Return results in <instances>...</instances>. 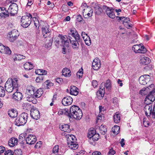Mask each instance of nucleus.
<instances>
[{
	"instance_id": "nucleus-1",
	"label": "nucleus",
	"mask_w": 155,
	"mask_h": 155,
	"mask_svg": "<svg viewBox=\"0 0 155 155\" xmlns=\"http://www.w3.org/2000/svg\"><path fill=\"white\" fill-rule=\"evenodd\" d=\"M68 117L77 120L81 119L83 116L81 110L77 106L74 105L68 110Z\"/></svg>"
},
{
	"instance_id": "nucleus-2",
	"label": "nucleus",
	"mask_w": 155,
	"mask_h": 155,
	"mask_svg": "<svg viewBox=\"0 0 155 155\" xmlns=\"http://www.w3.org/2000/svg\"><path fill=\"white\" fill-rule=\"evenodd\" d=\"M58 37L59 38L57 39L55 41L58 44L63 47L62 48V53L64 54H65L66 53L67 49L66 48H68L69 47L70 43L69 41L67 36L62 35L59 34L58 35Z\"/></svg>"
},
{
	"instance_id": "nucleus-3",
	"label": "nucleus",
	"mask_w": 155,
	"mask_h": 155,
	"mask_svg": "<svg viewBox=\"0 0 155 155\" xmlns=\"http://www.w3.org/2000/svg\"><path fill=\"white\" fill-rule=\"evenodd\" d=\"M28 114L25 113H23L18 117L15 120L16 125L19 126L25 124L27 121Z\"/></svg>"
},
{
	"instance_id": "nucleus-4",
	"label": "nucleus",
	"mask_w": 155,
	"mask_h": 155,
	"mask_svg": "<svg viewBox=\"0 0 155 155\" xmlns=\"http://www.w3.org/2000/svg\"><path fill=\"white\" fill-rule=\"evenodd\" d=\"M32 18V15L29 14L28 15L22 16L21 20V25L24 28H27L30 24Z\"/></svg>"
},
{
	"instance_id": "nucleus-5",
	"label": "nucleus",
	"mask_w": 155,
	"mask_h": 155,
	"mask_svg": "<svg viewBox=\"0 0 155 155\" xmlns=\"http://www.w3.org/2000/svg\"><path fill=\"white\" fill-rule=\"evenodd\" d=\"M19 34L18 31L13 29L9 32L8 34V40L10 42H13L15 41L19 36Z\"/></svg>"
},
{
	"instance_id": "nucleus-6",
	"label": "nucleus",
	"mask_w": 155,
	"mask_h": 155,
	"mask_svg": "<svg viewBox=\"0 0 155 155\" xmlns=\"http://www.w3.org/2000/svg\"><path fill=\"white\" fill-rule=\"evenodd\" d=\"M102 8L105 10L106 14L109 17L112 18H114L115 17L114 9L104 5L103 6Z\"/></svg>"
},
{
	"instance_id": "nucleus-7",
	"label": "nucleus",
	"mask_w": 155,
	"mask_h": 155,
	"mask_svg": "<svg viewBox=\"0 0 155 155\" xmlns=\"http://www.w3.org/2000/svg\"><path fill=\"white\" fill-rule=\"evenodd\" d=\"M68 39L70 40V39H75L78 38H80V36L78 34V32L75 28H72L70 30V32L68 33Z\"/></svg>"
},
{
	"instance_id": "nucleus-8",
	"label": "nucleus",
	"mask_w": 155,
	"mask_h": 155,
	"mask_svg": "<svg viewBox=\"0 0 155 155\" xmlns=\"http://www.w3.org/2000/svg\"><path fill=\"white\" fill-rule=\"evenodd\" d=\"M12 79L9 78L5 84V88L6 91L8 93L12 92L14 88L12 84Z\"/></svg>"
},
{
	"instance_id": "nucleus-9",
	"label": "nucleus",
	"mask_w": 155,
	"mask_h": 155,
	"mask_svg": "<svg viewBox=\"0 0 155 155\" xmlns=\"http://www.w3.org/2000/svg\"><path fill=\"white\" fill-rule=\"evenodd\" d=\"M69 42L70 41L72 45V46L73 49L75 50H78L79 49V46L78 43L80 41V38H76L75 39H71L69 40Z\"/></svg>"
},
{
	"instance_id": "nucleus-10",
	"label": "nucleus",
	"mask_w": 155,
	"mask_h": 155,
	"mask_svg": "<svg viewBox=\"0 0 155 155\" xmlns=\"http://www.w3.org/2000/svg\"><path fill=\"white\" fill-rule=\"evenodd\" d=\"M9 9H10V14L12 16H14L17 14L18 10V7L17 5L15 3H12L9 7Z\"/></svg>"
},
{
	"instance_id": "nucleus-11",
	"label": "nucleus",
	"mask_w": 155,
	"mask_h": 155,
	"mask_svg": "<svg viewBox=\"0 0 155 155\" xmlns=\"http://www.w3.org/2000/svg\"><path fill=\"white\" fill-rule=\"evenodd\" d=\"M37 140L36 137L34 135L30 134L26 139V141L27 144L30 145L33 144L36 142Z\"/></svg>"
},
{
	"instance_id": "nucleus-12",
	"label": "nucleus",
	"mask_w": 155,
	"mask_h": 155,
	"mask_svg": "<svg viewBox=\"0 0 155 155\" xmlns=\"http://www.w3.org/2000/svg\"><path fill=\"white\" fill-rule=\"evenodd\" d=\"M154 84H152L149 87H147V88H143L140 91V94L142 95L147 94L148 91H155L154 88Z\"/></svg>"
},
{
	"instance_id": "nucleus-13",
	"label": "nucleus",
	"mask_w": 155,
	"mask_h": 155,
	"mask_svg": "<svg viewBox=\"0 0 155 155\" xmlns=\"http://www.w3.org/2000/svg\"><path fill=\"white\" fill-rule=\"evenodd\" d=\"M73 101L72 98L69 96H66L63 98L62 100V103L64 106L71 105Z\"/></svg>"
},
{
	"instance_id": "nucleus-14",
	"label": "nucleus",
	"mask_w": 155,
	"mask_h": 155,
	"mask_svg": "<svg viewBox=\"0 0 155 155\" xmlns=\"http://www.w3.org/2000/svg\"><path fill=\"white\" fill-rule=\"evenodd\" d=\"M105 91L104 87L102 86L101 84L100 86V89L97 92V98L99 100H101L104 97Z\"/></svg>"
},
{
	"instance_id": "nucleus-15",
	"label": "nucleus",
	"mask_w": 155,
	"mask_h": 155,
	"mask_svg": "<svg viewBox=\"0 0 155 155\" xmlns=\"http://www.w3.org/2000/svg\"><path fill=\"white\" fill-rule=\"evenodd\" d=\"M30 115L35 120H38L40 117V113L37 109L31 110Z\"/></svg>"
},
{
	"instance_id": "nucleus-16",
	"label": "nucleus",
	"mask_w": 155,
	"mask_h": 155,
	"mask_svg": "<svg viewBox=\"0 0 155 155\" xmlns=\"http://www.w3.org/2000/svg\"><path fill=\"white\" fill-rule=\"evenodd\" d=\"M92 64L93 69L95 70H98L101 66L100 61L97 58L94 59Z\"/></svg>"
},
{
	"instance_id": "nucleus-17",
	"label": "nucleus",
	"mask_w": 155,
	"mask_h": 155,
	"mask_svg": "<svg viewBox=\"0 0 155 155\" xmlns=\"http://www.w3.org/2000/svg\"><path fill=\"white\" fill-rule=\"evenodd\" d=\"M150 79V76L148 75H144L143 76H141L139 78V81L140 84L142 85H145L147 84L146 82V78Z\"/></svg>"
},
{
	"instance_id": "nucleus-18",
	"label": "nucleus",
	"mask_w": 155,
	"mask_h": 155,
	"mask_svg": "<svg viewBox=\"0 0 155 155\" xmlns=\"http://www.w3.org/2000/svg\"><path fill=\"white\" fill-rule=\"evenodd\" d=\"M93 8L94 9V12L96 15H99L102 12V8L101 7L99 4H95Z\"/></svg>"
},
{
	"instance_id": "nucleus-19",
	"label": "nucleus",
	"mask_w": 155,
	"mask_h": 155,
	"mask_svg": "<svg viewBox=\"0 0 155 155\" xmlns=\"http://www.w3.org/2000/svg\"><path fill=\"white\" fill-rule=\"evenodd\" d=\"M152 105H146L144 107V110L145 112L146 115L149 117H150V115L149 114L152 111Z\"/></svg>"
},
{
	"instance_id": "nucleus-20",
	"label": "nucleus",
	"mask_w": 155,
	"mask_h": 155,
	"mask_svg": "<svg viewBox=\"0 0 155 155\" xmlns=\"http://www.w3.org/2000/svg\"><path fill=\"white\" fill-rule=\"evenodd\" d=\"M50 30L49 29L48 26H44L42 28V31L43 36L45 38H46L50 33Z\"/></svg>"
},
{
	"instance_id": "nucleus-21",
	"label": "nucleus",
	"mask_w": 155,
	"mask_h": 155,
	"mask_svg": "<svg viewBox=\"0 0 155 155\" xmlns=\"http://www.w3.org/2000/svg\"><path fill=\"white\" fill-rule=\"evenodd\" d=\"M78 88L75 86H73L70 87V93L71 95H77L78 93Z\"/></svg>"
},
{
	"instance_id": "nucleus-22",
	"label": "nucleus",
	"mask_w": 155,
	"mask_h": 155,
	"mask_svg": "<svg viewBox=\"0 0 155 155\" xmlns=\"http://www.w3.org/2000/svg\"><path fill=\"white\" fill-rule=\"evenodd\" d=\"M75 137L73 135H68L67 137V141L68 145L71 144L75 143Z\"/></svg>"
},
{
	"instance_id": "nucleus-23",
	"label": "nucleus",
	"mask_w": 155,
	"mask_h": 155,
	"mask_svg": "<svg viewBox=\"0 0 155 155\" xmlns=\"http://www.w3.org/2000/svg\"><path fill=\"white\" fill-rule=\"evenodd\" d=\"M13 98L15 100L20 101L22 98V95L19 92H16L13 94Z\"/></svg>"
},
{
	"instance_id": "nucleus-24",
	"label": "nucleus",
	"mask_w": 155,
	"mask_h": 155,
	"mask_svg": "<svg viewBox=\"0 0 155 155\" xmlns=\"http://www.w3.org/2000/svg\"><path fill=\"white\" fill-rule=\"evenodd\" d=\"M151 61V60L148 57H145L141 58L140 60V63L143 65H146L149 64Z\"/></svg>"
},
{
	"instance_id": "nucleus-25",
	"label": "nucleus",
	"mask_w": 155,
	"mask_h": 155,
	"mask_svg": "<svg viewBox=\"0 0 155 155\" xmlns=\"http://www.w3.org/2000/svg\"><path fill=\"white\" fill-rule=\"evenodd\" d=\"M60 129L61 130L64 132L69 133L71 131L70 128V126L68 124H64L60 126Z\"/></svg>"
},
{
	"instance_id": "nucleus-26",
	"label": "nucleus",
	"mask_w": 155,
	"mask_h": 155,
	"mask_svg": "<svg viewBox=\"0 0 155 155\" xmlns=\"http://www.w3.org/2000/svg\"><path fill=\"white\" fill-rule=\"evenodd\" d=\"M150 100L151 102L155 101V91H150L146 97Z\"/></svg>"
},
{
	"instance_id": "nucleus-27",
	"label": "nucleus",
	"mask_w": 155,
	"mask_h": 155,
	"mask_svg": "<svg viewBox=\"0 0 155 155\" xmlns=\"http://www.w3.org/2000/svg\"><path fill=\"white\" fill-rule=\"evenodd\" d=\"M8 115L11 118H14L17 116L18 112L16 110L12 109L9 110L8 111Z\"/></svg>"
},
{
	"instance_id": "nucleus-28",
	"label": "nucleus",
	"mask_w": 155,
	"mask_h": 155,
	"mask_svg": "<svg viewBox=\"0 0 155 155\" xmlns=\"http://www.w3.org/2000/svg\"><path fill=\"white\" fill-rule=\"evenodd\" d=\"M18 143V140L15 138H11L8 141V145L11 147H14L15 145L17 144Z\"/></svg>"
},
{
	"instance_id": "nucleus-29",
	"label": "nucleus",
	"mask_w": 155,
	"mask_h": 155,
	"mask_svg": "<svg viewBox=\"0 0 155 155\" xmlns=\"http://www.w3.org/2000/svg\"><path fill=\"white\" fill-rule=\"evenodd\" d=\"M99 130L100 133L102 135H104L107 131V128L105 126L103 125H101V126L99 127L98 129L96 128V130Z\"/></svg>"
},
{
	"instance_id": "nucleus-30",
	"label": "nucleus",
	"mask_w": 155,
	"mask_h": 155,
	"mask_svg": "<svg viewBox=\"0 0 155 155\" xmlns=\"http://www.w3.org/2000/svg\"><path fill=\"white\" fill-rule=\"evenodd\" d=\"M114 122L116 123H118L120 122V115L118 112H116L114 116Z\"/></svg>"
},
{
	"instance_id": "nucleus-31",
	"label": "nucleus",
	"mask_w": 155,
	"mask_h": 155,
	"mask_svg": "<svg viewBox=\"0 0 155 155\" xmlns=\"http://www.w3.org/2000/svg\"><path fill=\"white\" fill-rule=\"evenodd\" d=\"M59 115L65 114L68 117V110L67 109H60L58 111Z\"/></svg>"
},
{
	"instance_id": "nucleus-32",
	"label": "nucleus",
	"mask_w": 155,
	"mask_h": 155,
	"mask_svg": "<svg viewBox=\"0 0 155 155\" xmlns=\"http://www.w3.org/2000/svg\"><path fill=\"white\" fill-rule=\"evenodd\" d=\"M25 69L26 70H29L32 69L33 66V65L30 62H28L25 63L23 65Z\"/></svg>"
},
{
	"instance_id": "nucleus-33",
	"label": "nucleus",
	"mask_w": 155,
	"mask_h": 155,
	"mask_svg": "<svg viewBox=\"0 0 155 155\" xmlns=\"http://www.w3.org/2000/svg\"><path fill=\"white\" fill-rule=\"evenodd\" d=\"M90 133L87 134V137L90 138V140H92L94 141H95L98 140L99 135V134H96L94 135H91V136H90Z\"/></svg>"
},
{
	"instance_id": "nucleus-34",
	"label": "nucleus",
	"mask_w": 155,
	"mask_h": 155,
	"mask_svg": "<svg viewBox=\"0 0 155 155\" xmlns=\"http://www.w3.org/2000/svg\"><path fill=\"white\" fill-rule=\"evenodd\" d=\"M43 93V92L41 89L39 88L35 92L34 97L37 98H39Z\"/></svg>"
},
{
	"instance_id": "nucleus-35",
	"label": "nucleus",
	"mask_w": 155,
	"mask_h": 155,
	"mask_svg": "<svg viewBox=\"0 0 155 155\" xmlns=\"http://www.w3.org/2000/svg\"><path fill=\"white\" fill-rule=\"evenodd\" d=\"M140 44L139 45H134L132 47V49L133 50H134V51L136 53H139V51H140L139 50L140 49Z\"/></svg>"
},
{
	"instance_id": "nucleus-36",
	"label": "nucleus",
	"mask_w": 155,
	"mask_h": 155,
	"mask_svg": "<svg viewBox=\"0 0 155 155\" xmlns=\"http://www.w3.org/2000/svg\"><path fill=\"white\" fill-rule=\"evenodd\" d=\"M105 87L108 90L110 89L111 87V84L110 81V80H107L106 81L105 84Z\"/></svg>"
},
{
	"instance_id": "nucleus-37",
	"label": "nucleus",
	"mask_w": 155,
	"mask_h": 155,
	"mask_svg": "<svg viewBox=\"0 0 155 155\" xmlns=\"http://www.w3.org/2000/svg\"><path fill=\"white\" fill-rule=\"evenodd\" d=\"M15 59L16 60H21L25 58V56L20 54H15Z\"/></svg>"
},
{
	"instance_id": "nucleus-38",
	"label": "nucleus",
	"mask_w": 155,
	"mask_h": 155,
	"mask_svg": "<svg viewBox=\"0 0 155 155\" xmlns=\"http://www.w3.org/2000/svg\"><path fill=\"white\" fill-rule=\"evenodd\" d=\"M120 130V127L118 126H115L114 128H113L112 131L113 133L115 134H117L119 132V130Z\"/></svg>"
},
{
	"instance_id": "nucleus-39",
	"label": "nucleus",
	"mask_w": 155,
	"mask_h": 155,
	"mask_svg": "<svg viewBox=\"0 0 155 155\" xmlns=\"http://www.w3.org/2000/svg\"><path fill=\"white\" fill-rule=\"evenodd\" d=\"M12 84L14 88H17L18 87V80L16 78L12 79Z\"/></svg>"
},
{
	"instance_id": "nucleus-40",
	"label": "nucleus",
	"mask_w": 155,
	"mask_h": 155,
	"mask_svg": "<svg viewBox=\"0 0 155 155\" xmlns=\"http://www.w3.org/2000/svg\"><path fill=\"white\" fill-rule=\"evenodd\" d=\"M5 94V91L3 87L0 86V97H4Z\"/></svg>"
},
{
	"instance_id": "nucleus-41",
	"label": "nucleus",
	"mask_w": 155,
	"mask_h": 155,
	"mask_svg": "<svg viewBox=\"0 0 155 155\" xmlns=\"http://www.w3.org/2000/svg\"><path fill=\"white\" fill-rule=\"evenodd\" d=\"M90 13H85V15L84 17L85 18H87L90 17H91L92 15V13H93V11L92 9H90Z\"/></svg>"
},
{
	"instance_id": "nucleus-42",
	"label": "nucleus",
	"mask_w": 155,
	"mask_h": 155,
	"mask_svg": "<svg viewBox=\"0 0 155 155\" xmlns=\"http://www.w3.org/2000/svg\"><path fill=\"white\" fill-rule=\"evenodd\" d=\"M53 39L51 38H49L46 41V43L48 47L51 46L52 44Z\"/></svg>"
},
{
	"instance_id": "nucleus-43",
	"label": "nucleus",
	"mask_w": 155,
	"mask_h": 155,
	"mask_svg": "<svg viewBox=\"0 0 155 155\" xmlns=\"http://www.w3.org/2000/svg\"><path fill=\"white\" fill-rule=\"evenodd\" d=\"M139 53L144 54L147 51L146 48L144 46H142L141 45Z\"/></svg>"
},
{
	"instance_id": "nucleus-44",
	"label": "nucleus",
	"mask_w": 155,
	"mask_h": 155,
	"mask_svg": "<svg viewBox=\"0 0 155 155\" xmlns=\"http://www.w3.org/2000/svg\"><path fill=\"white\" fill-rule=\"evenodd\" d=\"M86 44L88 46H89L91 45V42L89 37H87L85 39H84Z\"/></svg>"
},
{
	"instance_id": "nucleus-45",
	"label": "nucleus",
	"mask_w": 155,
	"mask_h": 155,
	"mask_svg": "<svg viewBox=\"0 0 155 155\" xmlns=\"http://www.w3.org/2000/svg\"><path fill=\"white\" fill-rule=\"evenodd\" d=\"M68 147L71 149L75 150L78 148V144H76L74 143L68 145Z\"/></svg>"
},
{
	"instance_id": "nucleus-46",
	"label": "nucleus",
	"mask_w": 155,
	"mask_h": 155,
	"mask_svg": "<svg viewBox=\"0 0 155 155\" xmlns=\"http://www.w3.org/2000/svg\"><path fill=\"white\" fill-rule=\"evenodd\" d=\"M5 50H4V52L3 54H10L11 53V51L10 49V48L8 47H5Z\"/></svg>"
},
{
	"instance_id": "nucleus-47",
	"label": "nucleus",
	"mask_w": 155,
	"mask_h": 155,
	"mask_svg": "<svg viewBox=\"0 0 155 155\" xmlns=\"http://www.w3.org/2000/svg\"><path fill=\"white\" fill-rule=\"evenodd\" d=\"M153 102H151L149 98H147L146 97L144 100V103L146 105H152L151 103Z\"/></svg>"
},
{
	"instance_id": "nucleus-48",
	"label": "nucleus",
	"mask_w": 155,
	"mask_h": 155,
	"mask_svg": "<svg viewBox=\"0 0 155 155\" xmlns=\"http://www.w3.org/2000/svg\"><path fill=\"white\" fill-rule=\"evenodd\" d=\"M38 71H40V73L41 74V75L43 76V75H46L47 74V72L45 70L43 69H38L36 72H37Z\"/></svg>"
},
{
	"instance_id": "nucleus-49",
	"label": "nucleus",
	"mask_w": 155,
	"mask_h": 155,
	"mask_svg": "<svg viewBox=\"0 0 155 155\" xmlns=\"http://www.w3.org/2000/svg\"><path fill=\"white\" fill-rule=\"evenodd\" d=\"M144 67V69L146 71H149L153 69V65L151 64H148L146 65Z\"/></svg>"
},
{
	"instance_id": "nucleus-50",
	"label": "nucleus",
	"mask_w": 155,
	"mask_h": 155,
	"mask_svg": "<svg viewBox=\"0 0 155 155\" xmlns=\"http://www.w3.org/2000/svg\"><path fill=\"white\" fill-rule=\"evenodd\" d=\"M59 150V146L58 145L55 146L53 149V152L55 154L58 153Z\"/></svg>"
},
{
	"instance_id": "nucleus-51",
	"label": "nucleus",
	"mask_w": 155,
	"mask_h": 155,
	"mask_svg": "<svg viewBox=\"0 0 155 155\" xmlns=\"http://www.w3.org/2000/svg\"><path fill=\"white\" fill-rule=\"evenodd\" d=\"M61 8L63 11L64 12H66L68 10V7L66 5H63Z\"/></svg>"
},
{
	"instance_id": "nucleus-52",
	"label": "nucleus",
	"mask_w": 155,
	"mask_h": 155,
	"mask_svg": "<svg viewBox=\"0 0 155 155\" xmlns=\"http://www.w3.org/2000/svg\"><path fill=\"white\" fill-rule=\"evenodd\" d=\"M43 78L42 76H40L36 78V81L37 83H40L43 80Z\"/></svg>"
},
{
	"instance_id": "nucleus-53",
	"label": "nucleus",
	"mask_w": 155,
	"mask_h": 155,
	"mask_svg": "<svg viewBox=\"0 0 155 155\" xmlns=\"http://www.w3.org/2000/svg\"><path fill=\"white\" fill-rule=\"evenodd\" d=\"M34 24L37 28H38L39 26V22L36 18H35V20L34 21Z\"/></svg>"
},
{
	"instance_id": "nucleus-54",
	"label": "nucleus",
	"mask_w": 155,
	"mask_h": 155,
	"mask_svg": "<svg viewBox=\"0 0 155 155\" xmlns=\"http://www.w3.org/2000/svg\"><path fill=\"white\" fill-rule=\"evenodd\" d=\"M28 95L32 97H34L35 91L33 90H28Z\"/></svg>"
},
{
	"instance_id": "nucleus-55",
	"label": "nucleus",
	"mask_w": 155,
	"mask_h": 155,
	"mask_svg": "<svg viewBox=\"0 0 155 155\" xmlns=\"http://www.w3.org/2000/svg\"><path fill=\"white\" fill-rule=\"evenodd\" d=\"M14 153L17 155H21L22 152L21 149H16L15 150Z\"/></svg>"
},
{
	"instance_id": "nucleus-56",
	"label": "nucleus",
	"mask_w": 155,
	"mask_h": 155,
	"mask_svg": "<svg viewBox=\"0 0 155 155\" xmlns=\"http://www.w3.org/2000/svg\"><path fill=\"white\" fill-rule=\"evenodd\" d=\"M91 9V8L89 7H87L85 8H84L83 10V15L84 16L85 13H87L89 11V10Z\"/></svg>"
},
{
	"instance_id": "nucleus-57",
	"label": "nucleus",
	"mask_w": 155,
	"mask_h": 155,
	"mask_svg": "<svg viewBox=\"0 0 155 155\" xmlns=\"http://www.w3.org/2000/svg\"><path fill=\"white\" fill-rule=\"evenodd\" d=\"M42 144V142L41 141H40L38 142L36 144L35 147L36 148H39L40 147L41 144Z\"/></svg>"
},
{
	"instance_id": "nucleus-58",
	"label": "nucleus",
	"mask_w": 155,
	"mask_h": 155,
	"mask_svg": "<svg viewBox=\"0 0 155 155\" xmlns=\"http://www.w3.org/2000/svg\"><path fill=\"white\" fill-rule=\"evenodd\" d=\"M5 46L1 44H0V52L3 54L4 52V50L5 49Z\"/></svg>"
},
{
	"instance_id": "nucleus-59",
	"label": "nucleus",
	"mask_w": 155,
	"mask_h": 155,
	"mask_svg": "<svg viewBox=\"0 0 155 155\" xmlns=\"http://www.w3.org/2000/svg\"><path fill=\"white\" fill-rule=\"evenodd\" d=\"M13 152L10 150L6 151L5 153V155H13Z\"/></svg>"
},
{
	"instance_id": "nucleus-60",
	"label": "nucleus",
	"mask_w": 155,
	"mask_h": 155,
	"mask_svg": "<svg viewBox=\"0 0 155 155\" xmlns=\"http://www.w3.org/2000/svg\"><path fill=\"white\" fill-rule=\"evenodd\" d=\"M70 71V70L68 69L67 68H64L62 70V75L64 76V74L65 73H67V72Z\"/></svg>"
},
{
	"instance_id": "nucleus-61",
	"label": "nucleus",
	"mask_w": 155,
	"mask_h": 155,
	"mask_svg": "<svg viewBox=\"0 0 155 155\" xmlns=\"http://www.w3.org/2000/svg\"><path fill=\"white\" fill-rule=\"evenodd\" d=\"M56 81L59 84H62L63 82V80L61 78H58L56 79Z\"/></svg>"
},
{
	"instance_id": "nucleus-62",
	"label": "nucleus",
	"mask_w": 155,
	"mask_h": 155,
	"mask_svg": "<svg viewBox=\"0 0 155 155\" xmlns=\"http://www.w3.org/2000/svg\"><path fill=\"white\" fill-rule=\"evenodd\" d=\"M124 26L127 28L132 27V24H129L128 23H123V24Z\"/></svg>"
},
{
	"instance_id": "nucleus-63",
	"label": "nucleus",
	"mask_w": 155,
	"mask_h": 155,
	"mask_svg": "<svg viewBox=\"0 0 155 155\" xmlns=\"http://www.w3.org/2000/svg\"><path fill=\"white\" fill-rule=\"evenodd\" d=\"M115 152L114 150L112 148H111L110 150L108 153V155H114V154L115 153Z\"/></svg>"
},
{
	"instance_id": "nucleus-64",
	"label": "nucleus",
	"mask_w": 155,
	"mask_h": 155,
	"mask_svg": "<svg viewBox=\"0 0 155 155\" xmlns=\"http://www.w3.org/2000/svg\"><path fill=\"white\" fill-rule=\"evenodd\" d=\"M149 114L150 115V117L151 115L153 118H155V112L154 110H152V111Z\"/></svg>"
}]
</instances>
